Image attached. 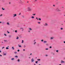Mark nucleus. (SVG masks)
I'll list each match as a JSON object with an SVG mask.
<instances>
[{"instance_id":"ddd939ff","label":"nucleus","mask_w":65,"mask_h":65,"mask_svg":"<svg viewBox=\"0 0 65 65\" xmlns=\"http://www.w3.org/2000/svg\"><path fill=\"white\" fill-rule=\"evenodd\" d=\"M7 25H9V22H7Z\"/></svg>"},{"instance_id":"338daca9","label":"nucleus","mask_w":65,"mask_h":65,"mask_svg":"<svg viewBox=\"0 0 65 65\" xmlns=\"http://www.w3.org/2000/svg\"><path fill=\"white\" fill-rule=\"evenodd\" d=\"M62 8H63V7H62Z\"/></svg>"},{"instance_id":"37998d69","label":"nucleus","mask_w":65,"mask_h":65,"mask_svg":"<svg viewBox=\"0 0 65 65\" xmlns=\"http://www.w3.org/2000/svg\"><path fill=\"white\" fill-rule=\"evenodd\" d=\"M22 31H24V29H23V28L22 29Z\"/></svg>"},{"instance_id":"f257e3e1","label":"nucleus","mask_w":65,"mask_h":65,"mask_svg":"<svg viewBox=\"0 0 65 65\" xmlns=\"http://www.w3.org/2000/svg\"><path fill=\"white\" fill-rule=\"evenodd\" d=\"M44 26L46 27V26H48V24L47 23H46L44 24Z\"/></svg>"},{"instance_id":"0eeeda50","label":"nucleus","mask_w":65,"mask_h":65,"mask_svg":"<svg viewBox=\"0 0 65 65\" xmlns=\"http://www.w3.org/2000/svg\"><path fill=\"white\" fill-rule=\"evenodd\" d=\"M65 62L63 61V60H61V63H64Z\"/></svg>"},{"instance_id":"6e6d98bb","label":"nucleus","mask_w":65,"mask_h":65,"mask_svg":"<svg viewBox=\"0 0 65 65\" xmlns=\"http://www.w3.org/2000/svg\"><path fill=\"white\" fill-rule=\"evenodd\" d=\"M0 53H1V51L0 50Z\"/></svg>"},{"instance_id":"20e7f679","label":"nucleus","mask_w":65,"mask_h":65,"mask_svg":"<svg viewBox=\"0 0 65 65\" xmlns=\"http://www.w3.org/2000/svg\"><path fill=\"white\" fill-rule=\"evenodd\" d=\"M13 17H16V16H17V14H13Z\"/></svg>"},{"instance_id":"c85d7f7f","label":"nucleus","mask_w":65,"mask_h":65,"mask_svg":"<svg viewBox=\"0 0 65 65\" xmlns=\"http://www.w3.org/2000/svg\"><path fill=\"white\" fill-rule=\"evenodd\" d=\"M38 61H40V59H37Z\"/></svg>"},{"instance_id":"f704fd0d","label":"nucleus","mask_w":65,"mask_h":65,"mask_svg":"<svg viewBox=\"0 0 65 65\" xmlns=\"http://www.w3.org/2000/svg\"><path fill=\"white\" fill-rule=\"evenodd\" d=\"M39 20L40 21H41V19L40 18H39Z\"/></svg>"},{"instance_id":"864d4df0","label":"nucleus","mask_w":65,"mask_h":65,"mask_svg":"<svg viewBox=\"0 0 65 65\" xmlns=\"http://www.w3.org/2000/svg\"><path fill=\"white\" fill-rule=\"evenodd\" d=\"M64 43H65V41H64Z\"/></svg>"},{"instance_id":"3c124183","label":"nucleus","mask_w":65,"mask_h":65,"mask_svg":"<svg viewBox=\"0 0 65 65\" xmlns=\"http://www.w3.org/2000/svg\"><path fill=\"white\" fill-rule=\"evenodd\" d=\"M21 14V13H20L19 14V15H20Z\"/></svg>"},{"instance_id":"e433bc0d","label":"nucleus","mask_w":65,"mask_h":65,"mask_svg":"<svg viewBox=\"0 0 65 65\" xmlns=\"http://www.w3.org/2000/svg\"><path fill=\"white\" fill-rule=\"evenodd\" d=\"M40 22H38V24H40Z\"/></svg>"},{"instance_id":"f3484780","label":"nucleus","mask_w":65,"mask_h":65,"mask_svg":"<svg viewBox=\"0 0 65 65\" xmlns=\"http://www.w3.org/2000/svg\"><path fill=\"white\" fill-rule=\"evenodd\" d=\"M36 42H35V43H34V44H36Z\"/></svg>"},{"instance_id":"c9c22d12","label":"nucleus","mask_w":65,"mask_h":65,"mask_svg":"<svg viewBox=\"0 0 65 65\" xmlns=\"http://www.w3.org/2000/svg\"><path fill=\"white\" fill-rule=\"evenodd\" d=\"M15 32H16V33H17V30H15Z\"/></svg>"},{"instance_id":"cd10ccee","label":"nucleus","mask_w":65,"mask_h":65,"mask_svg":"<svg viewBox=\"0 0 65 65\" xmlns=\"http://www.w3.org/2000/svg\"><path fill=\"white\" fill-rule=\"evenodd\" d=\"M15 57H16V58H17L18 57V56H15Z\"/></svg>"},{"instance_id":"f8f14e48","label":"nucleus","mask_w":65,"mask_h":65,"mask_svg":"<svg viewBox=\"0 0 65 65\" xmlns=\"http://www.w3.org/2000/svg\"><path fill=\"white\" fill-rule=\"evenodd\" d=\"M12 50H14V47H12Z\"/></svg>"},{"instance_id":"603ef678","label":"nucleus","mask_w":65,"mask_h":65,"mask_svg":"<svg viewBox=\"0 0 65 65\" xmlns=\"http://www.w3.org/2000/svg\"><path fill=\"white\" fill-rule=\"evenodd\" d=\"M32 55V54L31 53L30 54V55Z\"/></svg>"},{"instance_id":"4be33fe9","label":"nucleus","mask_w":65,"mask_h":65,"mask_svg":"<svg viewBox=\"0 0 65 65\" xmlns=\"http://www.w3.org/2000/svg\"><path fill=\"white\" fill-rule=\"evenodd\" d=\"M6 55V53H4V55Z\"/></svg>"},{"instance_id":"39448f33","label":"nucleus","mask_w":65,"mask_h":65,"mask_svg":"<svg viewBox=\"0 0 65 65\" xmlns=\"http://www.w3.org/2000/svg\"><path fill=\"white\" fill-rule=\"evenodd\" d=\"M32 62H33L34 61V60L33 58H32L31 60Z\"/></svg>"},{"instance_id":"0e129e2a","label":"nucleus","mask_w":65,"mask_h":65,"mask_svg":"<svg viewBox=\"0 0 65 65\" xmlns=\"http://www.w3.org/2000/svg\"><path fill=\"white\" fill-rule=\"evenodd\" d=\"M33 15H34V14H33Z\"/></svg>"},{"instance_id":"bb28decb","label":"nucleus","mask_w":65,"mask_h":65,"mask_svg":"<svg viewBox=\"0 0 65 65\" xmlns=\"http://www.w3.org/2000/svg\"><path fill=\"white\" fill-rule=\"evenodd\" d=\"M15 54H17V52H14Z\"/></svg>"},{"instance_id":"5701e85b","label":"nucleus","mask_w":65,"mask_h":65,"mask_svg":"<svg viewBox=\"0 0 65 65\" xmlns=\"http://www.w3.org/2000/svg\"><path fill=\"white\" fill-rule=\"evenodd\" d=\"M14 58H12L11 60H14Z\"/></svg>"},{"instance_id":"a878e982","label":"nucleus","mask_w":65,"mask_h":65,"mask_svg":"<svg viewBox=\"0 0 65 65\" xmlns=\"http://www.w3.org/2000/svg\"><path fill=\"white\" fill-rule=\"evenodd\" d=\"M24 42V41L23 40H22V43H23Z\"/></svg>"},{"instance_id":"a211bd4d","label":"nucleus","mask_w":65,"mask_h":65,"mask_svg":"<svg viewBox=\"0 0 65 65\" xmlns=\"http://www.w3.org/2000/svg\"><path fill=\"white\" fill-rule=\"evenodd\" d=\"M20 61V59H18V62H19V61Z\"/></svg>"},{"instance_id":"774afa93","label":"nucleus","mask_w":65,"mask_h":65,"mask_svg":"<svg viewBox=\"0 0 65 65\" xmlns=\"http://www.w3.org/2000/svg\"><path fill=\"white\" fill-rule=\"evenodd\" d=\"M39 65H41L39 64Z\"/></svg>"},{"instance_id":"a19ab883","label":"nucleus","mask_w":65,"mask_h":65,"mask_svg":"<svg viewBox=\"0 0 65 65\" xmlns=\"http://www.w3.org/2000/svg\"><path fill=\"white\" fill-rule=\"evenodd\" d=\"M4 35H5V36H7V35H6V34H4Z\"/></svg>"},{"instance_id":"393cba45","label":"nucleus","mask_w":65,"mask_h":65,"mask_svg":"<svg viewBox=\"0 0 65 65\" xmlns=\"http://www.w3.org/2000/svg\"><path fill=\"white\" fill-rule=\"evenodd\" d=\"M41 41L42 42H43V40H41Z\"/></svg>"},{"instance_id":"e2e57ef3","label":"nucleus","mask_w":65,"mask_h":65,"mask_svg":"<svg viewBox=\"0 0 65 65\" xmlns=\"http://www.w3.org/2000/svg\"><path fill=\"white\" fill-rule=\"evenodd\" d=\"M23 17H24V16H23Z\"/></svg>"},{"instance_id":"412c9836","label":"nucleus","mask_w":65,"mask_h":65,"mask_svg":"<svg viewBox=\"0 0 65 65\" xmlns=\"http://www.w3.org/2000/svg\"><path fill=\"white\" fill-rule=\"evenodd\" d=\"M2 14H1V15H0V17H2Z\"/></svg>"},{"instance_id":"72a5a7b5","label":"nucleus","mask_w":65,"mask_h":65,"mask_svg":"<svg viewBox=\"0 0 65 65\" xmlns=\"http://www.w3.org/2000/svg\"><path fill=\"white\" fill-rule=\"evenodd\" d=\"M4 48V47H3L2 48V49H3V48Z\"/></svg>"},{"instance_id":"49530a36","label":"nucleus","mask_w":65,"mask_h":65,"mask_svg":"<svg viewBox=\"0 0 65 65\" xmlns=\"http://www.w3.org/2000/svg\"><path fill=\"white\" fill-rule=\"evenodd\" d=\"M46 45H48V44H46Z\"/></svg>"},{"instance_id":"6ab92c4d","label":"nucleus","mask_w":65,"mask_h":65,"mask_svg":"<svg viewBox=\"0 0 65 65\" xmlns=\"http://www.w3.org/2000/svg\"><path fill=\"white\" fill-rule=\"evenodd\" d=\"M56 52H57V53H58V52H59V51H58V50H57V51H56Z\"/></svg>"},{"instance_id":"1a4fd4ad","label":"nucleus","mask_w":65,"mask_h":65,"mask_svg":"<svg viewBox=\"0 0 65 65\" xmlns=\"http://www.w3.org/2000/svg\"><path fill=\"white\" fill-rule=\"evenodd\" d=\"M54 39V37H51V39Z\"/></svg>"},{"instance_id":"6e6552de","label":"nucleus","mask_w":65,"mask_h":65,"mask_svg":"<svg viewBox=\"0 0 65 65\" xmlns=\"http://www.w3.org/2000/svg\"><path fill=\"white\" fill-rule=\"evenodd\" d=\"M18 45L19 47H22L21 45H20L19 44Z\"/></svg>"},{"instance_id":"9b49d317","label":"nucleus","mask_w":65,"mask_h":65,"mask_svg":"<svg viewBox=\"0 0 65 65\" xmlns=\"http://www.w3.org/2000/svg\"><path fill=\"white\" fill-rule=\"evenodd\" d=\"M11 37V35H10L9 36V38H10Z\"/></svg>"},{"instance_id":"aec40b11","label":"nucleus","mask_w":65,"mask_h":65,"mask_svg":"<svg viewBox=\"0 0 65 65\" xmlns=\"http://www.w3.org/2000/svg\"><path fill=\"white\" fill-rule=\"evenodd\" d=\"M2 9L3 10H5V9H4L3 8H2Z\"/></svg>"},{"instance_id":"5fc2aeb1","label":"nucleus","mask_w":65,"mask_h":65,"mask_svg":"<svg viewBox=\"0 0 65 65\" xmlns=\"http://www.w3.org/2000/svg\"><path fill=\"white\" fill-rule=\"evenodd\" d=\"M34 15H35V14H34Z\"/></svg>"},{"instance_id":"4c0bfd02","label":"nucleus","mask_w":65,"mask_h":65,"mask_svg":"<svg viewBox=\"0 0 65 65\" xmlns=\"http://www.w3.org/2000/svg\"><path fill=\"white\" fill-rule=\"evenodd\" d=\"M26 45H24V47H26Z\"/></svg>"},{"instance_id":"473e14b6","label":"nucleus","mask_w":65,"mask_h":65,"mask_svg":"<svg viewBox=\"0 0 65 65\" xmlns=\"http://www.w3.org/2000/svg\"><path fill=\"white\" fill-rule=\"evenodd\" d=\"M38 62V61H36V63L37 64V63Z\"/></svg>"},{"instance_id":"c03bdc74","label":"nucleus","mask_w":65,"mask_h":65,"mask_svg":"<svg viewBox=\"0 0 65 65\" xmlns=\"http://www.w3.org/2000/svg\"><path fill=\"white\" fill-rule=\"evenodd\" d=\"M34 42H35V40H34Z\"/></svg>"},{"instance_id":"4468645a","label":"nucleus","mask_w":65,"mask_h":65,"mask_svg":"<svg viewBox=\"0 0 65 65\" xmlns=\"http://www.w3.org/2000/svg\"><path fill=\"white\" fill-rule=\"evenodd\" d=\"M6 50H8V49H9V48H8V47H6Z\"/></svg>"},{"instance_id":"680f3d73","label":"nucleus","mask_w":65,"mask_h":65,"mask_svg":"<svg viewBox=\"0 0 65 65\" xmlns=\"http://www.w3.org/2000/svg\"><path fill=\"white\" fill-rule=\"evenodd\" d=\"M59 65H61V64H60Z\"/></svg>"},{"instance_id":"13d9d810","label":"nucleus","mask_w":65,"mask_h":65,"mask_svg":"<svg viewBox=\"0 0 65 65\" xmlns=\"http://www.w3.org/2000/svg\"><path fill=\"white\" fill-rule=\"evenodd\" d=\"M46 56H47V55H46Z\"/></svg>"},{"instance_id":"9d476101","label":"nucleus","mask_w":65,"mask_h":65,"mask_svg":"<svg viewBox=\"0 0 65 65\" xmlns=\"http://www.w3.org/2000/svg\"><path fill=\"white\" fill-rule=\"evenodd\" d=\"M47 42V41H44V43H46Z\"/></svg>"},{"instance_id":"b1692460","label":"nucleus","mask_w":65,"mask_h":65,"mask_svg":"<svg viewBox=\"0 0 65 65\" xmlns=\"http://www.w3.org/2000/svg\"><path fill=\"white\" fill-rule=\"evenodd\" d=\"M7 32H8V33H10V32H8V31H7Z\"/></svg>"},{"instance_id":"79ce46f5","label":"nucleus","mask_w":65,"mask_h":65,"mask_svg":"<svg viewBox=\"0 0 65 65\" xmlns=\"http://www.w3.org/2000/svg\"><path fill=\"white\" fill-rule=\"evenodd\" d=\"M20 29H23V28H21Z\"/></svg>"},{"instance_id":"dca6fc26","label":"nucleus","mask_w":65,"mask_h":65,"mask_svg":"<svg viewBox=\"0 0 65 65\" xmlns=\"http://www.w3.org/2000/svg\"><path fill=\"white\" fill-rule=\"evenodd\" d=\"M60 29H61V30H63V28H60Z\"/></svg>"},{"instance_id":"052dcab7","label":"nucleus","mask_w":65,"mask_h":65,"mask_svg":"<svg viewBox=\"0 0 65 65\" xmlns=\"http://www.w3.org/2000/svg\"><path fill=\"white\" fill-rule=\"evenodd\" d=\"M2 43H3V42H2Z\"/></svg>"},{"instance_id":"ea45409f","label":"nucleus","mask_w":65,"mask_h":65,"mask_svg":"<svg viewBox=\"0 0 65 65\" xmlns=\"http://www.w3.org/2000/svg\"><path fill=\"white\" fill-rule=\"evenodd\" d=\"M18 52H19L20 51V50H18Z\"/></svg>"},{"instance_id":"7ed1b4c3","label":"nucleus","mask_w":65,"mask_h":65,"mask_svg":"<svg viewBox=\"0 0 65 65\" xmlns=\"http://www.w3.org/2000/svg\"><path fill=\"white\" fill-rule=\"evenodd\" d=\"M28 11H31V9L30 7H28Z\"/></svg>"},{"instance_id":"bf43d9fd","label":"nucleus","mask_w":65,"mask_h":65,"mask_svg":"<svg viewBox=\"0 0 65 65\" xmlns=\"http://www.w3.org/2000/svg\"><path fill=\"white\" fill-rule=\"evenodd\" d=\"M2 23L1 22H0V23Z\"/></svg>"},{"instance_id":"09e8293b","label":"nucleus","mask_w":65,"mask_h":65,"mask_svg":"<svg viewBox=\"0 0 65 65\" xmlns=\"http://www.w3.org/2000/svg\"><path fill=\"white\" fill-rule=\"evenodd\" d=\"M28 32H30V31H28Z\"/></svg>"},{"instance_id":"f03ea898","label":"nucleus","mask_w":65,"mask_h":65,"mask_svg":"<svg viewBox=\"0 0 65 65\" xmlns=\"http://www.w3.org/2000/svg\"><path fill=\"white\" fill-rule=\"evenodd\" d=\"M56 11H61V10H60V9L58 8H57L56 9Z\"/></svg>"},{"instance_id":"423d86ee","label":"nucleus","mask_w":65,"mask_h":65,"mask_svg":"<svg viewBox=\"0 0 65 65\" xmlns=\"http://www.w3.org/2000/svg\"><path fill=\"white\" fill-rule=\"evenodd\" d=\"M29 30H30V31H31L32 30V29H31V28H29Z\"/></svg>"},{"instance_id":"58836bf2","label":"nucleus","mask_w":65,"mask_h":65,"mask_svg":"<svg viewBox=\"0 0 65 65\" xmlns=\"http://www.w3.org/2000/svg\"><path fill=\"white\" fill-rule=\"evenodd\" d=\"M52 46H50V48H52Z\"/></svg>"},{"instance_id":"c756f323","label":"nucleus","mask_w":65,"mask_h":65,"mask_svg":"<svg viewBox=\"0 0 65 65\" xmlns=\"http://www.w3.org/2000/svg\"><path fill=\"white\" fill-rule=\"evenodd\" d=\"M46 50H48V48H46L45 49Z\"/></svg>"},{"instance_id":"a18cd8bd","label":"nucleus","mask_w":65,"mask_h":65,"mask_svg":"<svg viewBox=\"0 0 65 65\" xmlns=\"http://www.w3.org/2000/svg\"><path fill=\"white\" fill-rule=\"evenodd\" d=\"M4 41H5V42L6 41L5 40H4Z\"/></svg>"},{"instance_id":"de8ad7c7","label":"nucleus","mask_w":65,"mask_h":65,"mask_svg":"<svg viewBox=\"0 0 65 65\" xmlns=\"http://www.w3.org/2000/svg\"><path fill=\"white\" fill-rule=\"evenodd\" d=\"M36 1H37V0H35V2H36Z\"/></svg>"},{"instance_id":"69168bd1","label":"nucleus","mask_w":65,"mask_h":65,"mask_svg":"<svg viewBox=\"0 0 65 65\" xmlns=\"http://www.w3.org/2000/svg\"><path fill=\"white\" fill-rule=\"evenodd\" d=\"M34 65H35V64H34Z\"/></svg>"},{"instance_id":"7c9ffc66","label":"nucleus","mask_w":65,"mask_h":65,"mask_svg":"<svg viewBox=\"0 0 65 65\" xmlns=\"http://www.w3.org/2000/svg\"><path fill=\"white\" fill-rule=\"evenodd\" d=\"M17 39H19V37H18L16 38Z\"/></svg>"},{"instance_id":"8fccbe9b","label":"nucleus","mask_w":65,"mask_h":65,"mask_svg":"<svg viewBox=\"0 0 65 65\" xmlns=\"http://www.w3.org/2000/svg\"><path fill=\"white\" fill-rule=\"evenodd\" d=\"M23 51H25V49H24V50H23Z\"/></svg>"},{"instance_id":"2eb2a0df","label":"nucleus","mask_w":65,"mask_h":65,"mask_svg":"<svg viewBox=\"0 0 65 65\" xmlns=\"http://www.w3.org/2000/svg\"><path fill=\"white\" fill-rule=\"evenodd\" d=\"M34 17H33V16H32V17H31V18L32 19H34Z\"/></svg>"},{"instance_id":"4d7b16f0","label":"nucleus","mask_w":65,"mask_h":65,"mask_svg":"<svg viewBox=\"0 0 65 65\" xmlns=\"http://www.w3.org/2000/svg\"><path fill=\"white\" fill-rule=\"evenodd\" d=\"M53 6H55V5H53Z\"/></svg>"},{"instance_id":"2f4dec72","label":"nucleus","mask_w":65,"mask_h":65,"mask_svg":"<svg viewBox=\"0 0 65 65\" xmlns=\"http://www.w3.org/2000/svg\"><path fill=\"white\" fill-rule=\"evenodd\" d=\"M36 19H37V20H39V19H38L37 18H36Z\"/></svg>"}]
</instances>
